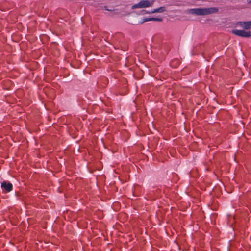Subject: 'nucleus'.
<instances>
[{"mask_svg": "<svg viewBox=\"0 0 251 251\" xmlns=\"http://www.w3.org/2000/svg\"><path fill=\"white\" fill-rule=\"evenodd\" d=\"M218 9L216 7L204 8H192L187 10V13L195 15H207L217 12Z\"/></svg>", "mask_w": 251, "mask_h": 251, "instance_id": "f257e3e1", "label": "nucleus"}, {"mask_svg": "<svg viewBox=\"0 0 251 251\" xmlns=\"http://www.w3.org/2000/svg\"><path fill=\"white\" fill-rule=\"evenodd\" d=\"M154 2V0L149 1L147 0H143L140 1L139 3L134 4L132 6V9H134L136 8H143L151 7L153 4Z\"/></svg>", "mask_w": 251, "mask_h": 251, "instance_id": "f03ea898", "label": "nucleus"}, {"mask_svg": "<svg viewBox=\"0 0 251 251\" xmlns=\"http://www.w3.org/2000/svg\"><path fill=\"white\" fill-rule=\"evenodd\" d=\"M232 33L236 35L242 37H249L251 36V32L250 31H246L242 30H233Z\"/></svg>", "mask_w": 251, "mask_h": 251, "instance_id": "7ed1b4c3", "label": "nucleus"}, {"mask_svg": "<svg viewBox=\"0 0 251 251\" xmlns=\"http://www.w3.org/2000/svg\"><path fill=\"white\" fill-rule=\"evenodd\" d=\"M1 188L3 191H5L6 192H9L13 189V185L10 182L3 181L1 183Z\"/></svg>", "mask_w": 251, "mask_h": 251, "instance_id": "20e7f679", "label": "nucleus"}, {"mask_svg": "<svg viewBox=\"0 0 251 251\" xmlns=\"http://www.w3.org/2000/svg\"><path fill=\"white\" fill-rule=\"evenodd\" d=\"M238 26H239L244 29H249L251 28V21L247 22H238L236 24Z\"/></svg>", "mask_w": 251, "mask_h": 251, "instance_id": "39448f33", "label": "nucleus"}, {"mask_svg": "<svg viewBox=\"0 0 251 251\" xmlns=\"http://www.w3.org/2000/svg\"><path fill=\"white\" fill-rule=\"evenodd\" d=\"M166 10V8L165 7H160L158 8L154 9L151 11V12H149L148 13H163Z\"/></svg>", "mask_w": 251, "mask_h": 251, "instance_id": "423d86ee", "label": "nucleus"}, {"mask_svg": "<svg viewBox=\"0 0 251 251\" xmlns=\"http://www.w3.org/2000/svg\"><path fill=\"white\" fill-rule=\"evenodd\" d=\"M152 21L151 18H145L142 23Z\"/></svg>", "mask_w": 251, "mask_h": 251, "instance_id": "0eeeda50", "label": "nucleus"}, {"mask_svg": "<svg viewBox=\"0 0 251 251\" xmlns=\"http://www.w3.org/2000/svg\"><path fill=\"white\" fill-rule=\"evenodd\" d=\"M152 21H161L162 20L159 18H151Z\"/></svg>", "mask_w": 251, "mask_h": 251, "instance_id": "6e6552de", "label": "nucleus"}, {"mask_svg": "<svg viewBox=\"0 0 251 251\" xmlns=\"http://www.w3.org/2000/svg\"><path fill=\"white\" fill-rule=\"evenodd\" d=\"M149 12H151V11H147L145 10H143L141 11V12L142 13V14H151V13H148Z\"/></svg>", "mask_w": 251, "mask_h": 251, "instance_id": "1a4fd4ad", "label": "nucleus"}, {"mask_svg": "<svg viewBox=\"0 0 251 251\" xmlns=\"http://www.w3.org/2000/svg\"><path fill=\"white\" fill-rule=\"evenodd\" d=\"M248 3H249V4H251V0L249 1L248 2Z\"/></svg>", "mask_w": 251, "mask_h": 251, "instance_id": "9d476101", "label": "nucleus"}]
</instances>
